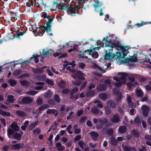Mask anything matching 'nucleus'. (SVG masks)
<instances>
[{"instance_id":"f257e3e1","label":"nucleus","mask_w":151,"mask_h":151,"mask_svg":"<svg viewBox=\"0 0 151 151\" xmlns=\"http://www.w3.org/2000/svg\"><path fill=\"white\" fill-rule=\"evenodd\" d=\"M110 49H104L105 53L104 59L113 61L116 59L117 64H127L130 62H135L137 60V58L134 56L131 57L129 58H124L129 53V50L130 47L119 45L116 47H109Z\"/></svg>"},{"instance_id":"f03ea898","label":"nucleus","mask_w":151,"mask_h":151,"mask_svg":"<svg viewBox=\"0 0 151 151\" xmlns=\"http://www.w3.org/2000/svg\"><path fill=\"white\" fill-rule=\"evenodd\" d=\"M116 39V37L115 35L109 34L107 36L106 38H103L102 42L100 43L99 45L100 47H115L119 45H123L119 42L115 41Z\"/></svg>"},{"instance_id":"7ed1b4c3","label":"nucleus","mask_w":151,"mask_h":151,"mask_svg":"<svg viewBox=\"0 0 151 151\" xmlns=\"http://www.w3.org/2000/svg\"><path fill=\"white\" fill-rule=\"evenodd\" d=\"M41 17L44 18H47L48 19V21L46 23V27H43L44 29L43 31L46 30V32L48 34L49 36H52V34L51 33V24L52 23V20L54 19V17H51L48 16L46 13H43Z\"/></svg>"},{"instance_id":"20e7f679","label":"nucleus","mask_w":151,"mask_h":151,"mask_svg":"<svg viewBox=\"0 0 151 151\" xmlns=\"http://www.w3.org/2000/svg\"><path fill=\"white\" fill-rule=\"evenodd\" d=\"M117 75L119 78L117 77L113 78V79L116 82L115 85L117 87L121 86L122 84H124L126 82V77L127 76L126 73L124 72H119L117 73Z\"/></svg>"},{"instance_id":"39448f33","label":"nucleus","mask_w":151,"mask_h":151,"mask_svg":"<svg viewBox=\"0 0 151 151\" xmlns=\"http://www.w3.org/2000/svg\"><path fill=\"white\" fill-rule=\"evenodd\" d=\"M99 47H95L93 48L92 50H85L83 52H81L80 54L78 56V58H87V56L84 55L87 53L88 55L91 54L92 57L94 58H98V53L95 51V50L97 49L98 50H99Z\"/></svg>"},{"instance_id":"423d86ee","label":"nucleus","mask_w":151,"mask_h":151,"mask_svg":"<svg viewBox=\"0 0 151 151\" xmlns=\"http://www.w3.org/2000/svg\"><path fill=\"white\" fill-rule=\"evenodd\" d=\"M44 70L47 71V72L50 76H52V73H51L50 69L47 67H43L41 68L33 69L32 72L35 73H43Z\"/></svg>"},{"instance_id":"0eeeda50","label":"nucleus","mask_w":151,"mask_h":151,"mask_svg":"<svg viewBox=\"0 0 151 151\" xmlns=\"http://www.w3.org/2000/svg\"><path fill=\"white\" fill-rule=\"evenodd\" d=\"M80 9V7L72 4L68 7V11L70 12L71 16H73L76 13H78V10Z\"/></svg>"},{"instance_id":"6e6552de","label":"nucleus","mask_w":151,"mask_h":151,"mask_svg":"<svg viewBox=\"0 0 151 151\" xmlns=\"http://www.w3.org/2000/svg\"><path fill=\"white\" fill-rule=\"evenodd\" d=\"M105 85H100L98 87H97V89L100 91H103L106 90L107 88L106 85H108V86H110L111 84V83L109 80L107 79L104 82Z\"/></svg>"},{"instance_id":"1a4fd4ad","label":"nucleus","mask_w":151,"mask_h":151,"mask_svg":"<svg viewBox=\"0 0 151 151\" xmlns=\"http://www.w3.org/2000/svg\"><path fill=\"white\" fill-rule=\"evenodd\" d=\"M41 51L42 53L40 54L41 57H42V56L46 57L49 56L52 52V50L48 49L47 48L43 49Z\"/></svg>"},{"instance_id":"9d476101","label":"nucleus","mask_w":151,"mask_h":151,"mask_svg":"<svg viewBox=\"0 0 151 151\" xmlns=\"http://www.w3.org/2000/svg\"><path fill=\"white\" fill-rule=\"evenodd\" d=\"M101 3L98 1L96 2L95 4L93 5L94 6L95 8V9L96 11L99 12V10L100 11L99 12V14L100 16H101L103 14L102 12V10L100 7L102 5Z\"/></svg>"},{"instance_id":"9b49d317","label":"nucleus","mask_w":151,"mask_h":151,"mask_svg":"<svg viewBox=\"0 0 151 151\" xmlns=\"http://www.w3.org/2000/svg\"><path fill=\"white\" fill-rule=\"evenodd\" d=\"M73 75H74L73 76V77L74 78H76V76L81 79L83 80H84V78L83 77L84 74L80 71H75L73 73Z\"/></svg>"},{"instance_id":"f8f14e48","label":"nucleus","mask_w":151,"mask_h":151,"mask_svg":"<svg viewBox=\"0 0 151 151\" xmlns=\"http://www.w3.org/2000/svg\"><path fill=\"white\" fill-rule=\"evenodd\" d=\"M143 115L146 117L148 115V113L150 111L149 108L146 105L142 106V108Z\"/></svg>"},{"instance_id":"ddd939ff","label":"nucleus","mask_w":151,"mask_h":151,"mask_svg":"<svg viewBox=\"0 0 151 151\" xmlns=\"http://www.w3.org/2000/svg\"><path fill=\"white\" fill-rule=\"evenodd\" d=\"M99 120L100 125L97 124L96 126V128L98 129L101 128L102 127L103 124L106 123L108 121L107 119L104 118L101 119Z\"/></svg>"},{"instance_id":"4468645a","label":"nucleus","mask_w":151,"mask_h":151,"mask_svg":"<svg viewBox=\"0 0 151 151\" xmlns=\"http://www.w3.org/2000/svg\"><path fill=\"white\" fill-rule=\"evenodd\" d=\"M75 62L74 61H73L71 63H69L66 61H64V64L63 65V70H64L65 69V67L68 65H71L72 67H74L75 65Z\"/></svg>"},{"instance_id":"2eb2a0df","label":"nucleus","mask_w":151,"mask_h":151,"mask_svg":"<svg viewBox=\"0 0 151 151\" xmlns=\"http://www.w3.org/2000/svg\"><path fill=\"white\" fill-rule=\"evenodd\" d=\"M24 147V145L22 144H16L12 145L11 148L14 150L19 149Z\"/></svg>"},{"instance_id":"dca6fc26","label":"nucleus","mask_w":151,"mask_h":151,"mask_svg":"<svg viewBox=\"0 0 151 151\" xmlns=\"http://www.w3.org/2000/svg\"><path fill=\"white\" fill-rule=\"evenodd\" d=\"M127 100L128 102L129 106L132 108H135L136 107V104L131 102V97L128 96L127 98Z\"/></svg>"},{"instance_id":"f3484780","label":"nucleus","mask_w":151,"mask_h":151,"mask_svg":"<svg viewBox=\"0 0 151 151\" xmlns=\"http://www.w3.org/2000/svg\"><path fill=\"white\" fill-rule=\"evenodd\" d=\"M32 101V99L28 97H25L22 99V102L24 103H30Z\"/></svg>"},{"instance_id":"a211bd4d","label":"nucleus","mask_w":151,"mask_h":151,"mask_svg":"<svg viewBox=\"0 0 151 151\" xmlns=\"http://www.w3.org/2000/svg\"><path fill=\"white\" fill-rule=\"evenodd\" d=\"M56 147L57 149L60 151H62L65 149L64 147L62 146L60 142H58L56 144Z\"/></svg>"},{"instance_id":"6ab92c4d","label":"nucleus","mask_w":151,"mask_h":151,"mask_svg":"<svg viewBox=\"0 0 151 151\" xmlns=\"http://www.w3.org/2000/svg\"><path fill=\"white\" fill-rule=\"evenodd\" d=\"M90 134L91 138L94 140H96L99 136L98 133L94 132H90Z\"/></svg>"},{"instance_id":"aec40b11","label":"nucleus","mask_w":151,"mask_h":151,"mask_svg":"<svg viewBox=\"0 0 151 151\" xmlns=\"http://www.w3.org/2000/svg\"><path fill=\"white\" fill-rule=\"evenodd\" d=\"M11 127L15 131H17L19 130V127L16 122H14L11 125Z\"/></svg>"},{"instance_id":"412c9836","label":"nucleus","mask_w":151,"mask_h":151,"mask_svg":"<svg viewBox=\"0 0 151 151\" xmlns=\"http://www.w3.org/2000/svg\"><path fill=\"white\" fill-rule=\"evenodd\" d=\"M46 77L44 75L38 76L36 77L35 79L40 81H43L45 80Z\"/></svg>"},{"instance_id":"4be33fe9","label":"nucleus","mask_w":151,"mask_h":151,"mask_svg":"<svg viewBox=\"0 0 151 151\" xmlns=\"http://www.w3.org/2000/svg\"><path fill=\"white\" fill-rule=\"evenodd\" d=\"M111 120L114 123L118 122L119 121V116L117 115H114L113 118L111 119Z\"/></svg>"},{"instance_id":"5701e85b","label":"nucleus","mask_w":151,"mask_h":151,"mask_svg":"<svg viewBox=\"0 0 151 151\" xmlns=\"http://www.w3.org/2000/svg\"><path fill=\"white\" fill-rule=\"evenodd\" d=\"M46 112L47 114H53L55 116H56L57 114V111L54 109H48L46 111Z\"/></svg>"},{"instance_id":"b1692460","label":"nucleus","mask_w":151,"mask_h":151,"mask_svg":"<svg viewBox=\"0 0 151 151\" xmlns=\"http://www.w3.org/2000/svg\"><path fill=\"white\" fill-rule=\"evenodd\" d=\"M28 61L27 60L26 61H23L22 60H18V61H15V62L14 63H10V64H11V65H13L14 66L15 65H17L18 64H20L21 63H28Z\"/></svg>"},{"instance_id":"393cba45","label":"nucleus","mask_w":151,"mask_h":151,"mask_svg":"<svg viewBox=\"0 0 151 151\" xmlns=\"http://www.w3.org/2000/svg\"><path fill=\"white\" fill-rule=\"evenodd\" d=\"M7 101L9 103H12L14 101V96L12 95H9L7 96Z\"/></svg>"},{"instance_id":"a878e982","label":"nucleus","mask_w":151,"mask_h":151,"mask_svg":"<svg viewBox=\"0 0 151 151\" xmlns=\"http://www.w3.org/2000/svg\"><path fill=\"white\" fill-rule=\"evenodd\" d=\"M127 128L125 126H123L120 127L119 129V133H124L126 131Z\"/></svg>"},{"instance_id":"bb28decb","label":"nucleus","mask_w":151,"mask_h":151,"mask_svg":"<svg viewBox=\"0 0 151 151\" xmlns=\"http://www.w3.org/2000/svg\"><path fill=\"white\" fill-rule=\"evenodd\" d=\"M0 114L4 116H9L10 114L9 112H5L0 109Z\"/></svg>"},{"instance_id":"cd10ccee","label":"nucleus","mask_w":151,"mask_h":151,"mask_svg":"<svg viewBox=\"0 0 151 151\" xmlns=\"http://www.w3.org/2000/svg\"><path fill=\"white\" fill-rule=\"evenodd\" d=\"M40 57V56L39 55H38L37 54H35V55H33L31 58L33 59L34 58V60L36 63H37L39 61V60L37 59V58H39Z\"/></svg>"},{"instance_id":"c85d7f7f","label":"nucleus","mask_w":151,"mask_h":151,"mask_svg":"<svg viewBox=\"0 0 151 151\" xmlns=\"http://www.w3.org/2000/svg\"><path fill=\"white\" fill-rule=\"evenodd\" d=\"M20 83L24 87H27L29 86V83L26 81H21Z\"/></svg>"},{"instance_id":"c756f323","label":"nucleus","mask_w":151,"mask_h":151,"mask_svg":"<svg viewBox=\"0 0 151 151\" xmlns=\"http://www.w3.org/2000/svg\"><path fill=\"white\" fill-rule=\"evenodd\" d=\"M99 96L100 99L103 100L106 99L107 98V95L105 93L100 94Z\"/></svg>"},{"instance_id":"7c9ffc66","label":"nucleus","mask_w":151,"mask_h":151,"mask_svg":"<svg viewBox=\"0 0 151 151\" xmlns=\"http://www.w3.org/2000/svg\"><path fill=\"white\" fill-rule=\"evenodd\" d=\"M78 144L80 147L82 149H84V147L86 146V143L81 141H79Z\"/></svg>"},{"instance_id":"2f4dec72","label":"nucleus","mask_w":151,"mask_h":151,"mask_svg":"<svg viewBox=\"0 0 151 151\" xmlns=\"http://www.w3.org/2000/svg\"><path fill=\"white\" fill-rule=\"evenodd\" d=\"M37 93V92L35 91H30L26 92V94L28 95H29L32 96H34Z\"/></svg>"},{"instance_id":"473e14b6","label":"nucleus","mask_w":151,"mask_h":151,"mask_svg":"<svg viewBox=\"0 0 151 151\" xmlns=\"http://www.w3.org/2000/svg\"><path fill=\"white\" fill-rule=\"evenodd\" d=\"M136 93L138 97H142L143 96V93L140 89L137 90L136 91Z\"/></svg>"},{"instance_id":"72a5a7b5","label":"nucleus","mask_w":151,"mask_h":151,"mask_svg":"<svg viewBox=\"0 0 151 151\" xmlns=\"http://www.w3.org/2000/svg\"><path fill=\"white\" fill-rule=\"evenodd\" d=\"M93 67L95 68L98 69L100 71V72L103 73L105 72L104 70L101 68L99 67V66L95 64H93Z\"/></svg>"},{"instance_id":"f704fd0d","label":"nucleus","mask_w":151,"mask_h":151,"mask_svg":"<svg viewBox=\"0 0 151 151\" xmlns=\"http://www.w3.org/2000/svg\"><path fill=\"white\" fill-rule=\"evenodd\" d=\"M58 86L61 88H64L66 85L65 82L63 81H61L58 84Z\"/></svg>"},{"instance_id":"c9c22d12","label":"nucleus","mask_w":151,"mask_h":151,"mask_svg":"<svg viewBox=\"0 0 151 151\" xmlns=\"http://www.w3.org/2000/svg\"><path fill=\"white\" fill-rule=\"evenodd\" d=\"M10 85L12 86H14L16 84V82L15 80L13 79H10L8 81Z\"/></svg>"},{"instance_id":"e433bc0d","label":"nucleus","mask_w":151,"mask_h":151,"mask_svg":"<svg viewBox=\"0 0 151 151\" xmlns=\"http://www.w3.org/2000/svg\"><path fill=\"white\" fill-rule=\"evenodd\" d=\"M49 107V106L47 104H44L40 107L39 109V111H41L48 108Z\"/></svg>"},{"instance_id":"4c0bfd02","label":"nucleus","mask_w":151,"mask_h":151,"mask_svg":"<svg viewBox=\"0 0 151 151\" xmlns=\"http://www.w3.org/2000/svg\"><path fill=\"white\" fill-rule=\"evenodd\" d=\"M45 82L48 85L52 86L54 85V82L51 80L47 79L45 81Z\"/></svg>"},{"instance_id":"58836bf2","label":"nucleus","mask_w":151,"mask_h":151,"mask_svg":"<svg viewBox=\"0 0 151 151\" xmlns=\"http://www.w3.org/2000/svg\"><path fill=\"white\" fill-rule=\"evenodd\" d=\"M25 33V32H20L17 33L16 35L14 36V37H17L19 38L21 36H22Z\"/></svg>"},{"instance_id":"ea45409f","label":"nucleus","mask_w":151,"mask_h":151,"mask_svg":"<svg viewBox=\"0 0 151 151\" xmlns=\"http://www.w3.org/2000/svg\"><path fill=\"white\" fill-rule=\"evenodd\" d=\"M91 112L92 113L95 114H97L99 113L98 109L96 107H94L92 108L91 110Z\"/></svg>"},{"instance_id":"a19ab883","label":"nucleus","mask_w":151,"mask_h":151,"mask_svg":"<svg viewBox=\"0 0 151 151\" xmlns=\"http://www.w3.org/2000/svg\"><path fill=\"white\" fill-rule=\"evenodd\" d=\"M107 105L108 106H110L112 108H114L115 106L116 105L114 102L112 101H109L107 103Z\"/></svg>"},{"instance_id":"79ce46f5","label":"nucleus","mask_w":151,"mask_h":151,"mask_svg":"<svg viewBox=\"0 0 151 151\" xmlns=\"http://www.w3.org/2000/svg\"><path fill=\"white\" fill-rule=\"evenodd\" d=\"M16 113L18 116H24L25 115V113L24 112L20 111H17Z\"/></svg>"},{"instance_id":"37998d69","label":"nucleus","mask_w":151,"mask_h":151,"mask_svg":"<svg viewBox=\"0 0 151 151\" xmlns=\"http://www.w3.org/2000/svg\"><path fill=\"white\" fill-rule=\"evenodd\" d=\"M124 149L125 151H132V150H135V149L134 147L130 148L127 146L124 147Z\"/></svg>"},{"instance_id":"c03bdc74","label":"nucleus","mask_w":151,"mask_h":151,"mask_svg":"<svg viewBox=\"0 0 151 151\" xmlns=\"http://www.w3.org/2000/svg\"><path fill=\"white\" fill-rule=\"evenodd\" d=\"M13 137L15 139H19L21 138V136L19 134L15 133L14 134Z\"/></svg>"},{"instance_id":"a18cd8bd","label":"nucleus","mask_w":151,"mask_h":151,"mask_svg":"<svg viewBox=\"0 0 151 151\" xmlns=\"http://www.w3.org/2000/svg\"><path fill=\"white\" fill-rule=\"evenodd\" d=\"M148 22H142L141 23H137L135 24V25L137 26L138 27H140L144 25L148 24Z\"/></svg>"},{"instance_id":"49530a36","label":"nucleus","mask_w":151,"mask_h":151,"mask_svg":"<svg viewBox=\"0 0 151 151\" xmlns=\"http://www.w3.org/2000/svg\"><path fill=\"white\" fill-rule=\"evenodd\" d=\"M111 142L114 145H116L117 142L114 137H112L111 139Z\"/></svg>"},{"instance_id":"de8ad7c7","label":"nucleus","mask_w":151,"mask_h":151,"mask_svg":"<svg viewBox=\"0 0 151 151\" xmlns=\"http://www.w3.org/2000/svg\"><path fill=\"white\" fill-rule=\"evenodd\" d=\"M51 95V92L50 91H48L45 94V97L46 98H48L50 97Z\"/></svg>"},{"instance_id":"09e8293b","label":"nucleus","mask_w":151,"mask_h":151,"mask_svg":"<svg viewBox=\"0 0 151 151\" xmlns=\"http://www.w3.org/2000/svg\"><path fill=\"white\" fill-rule=\"evenodd\" d=\"M7 132L8 135L9 137V136L12 134L13 131L10 128H9L7 130Z\"/></svg>"},{"instance_id":"8fccbe9b","label":"nucleus","mask_w":151,"mask_h":151,"mask_svg":"<svg viewBox=\"0 0 151 151\" xmlns=\"http://www.w3.org/2000/svg\"><path fill=\"white\" fill-rule=\"evenodd\" d=\"M40 132V130L39 129H34L33 131V133L35 135H37Z\"/></svg>"},{"instance_id":"3c124183","label":"nucleus","mask_w":151,"mask_h":151,"mask_svg":"<svg viewBox=\"0 0 151 151\" xmlns=\"http://www.w3.org/2000/svg\"><path fill=\"white\" fill-rule=\"evenodd\" d=\"M134 122L136 125H138L140 122V119L138 117H137L134 120Z\"/></svg>"},{"instance_id":"603ef678","label":"nucleus","mask_w":151,"mask_h":151,"mask_svg":"<svg viewBox=\"0 0 151 151\" xmlns=\"http://www.w3.org/2000/svg\"><path fill=\"white\" fill-rule=\"evenodd\" d=\"M29 75L28 74H25L19 76L18 78H25L28 77H29Z\"/></svg>"},{"instance_id":"864d4df0","label":"nucleus","mask_w":151,"mask_h":151,"mask_svg":"<svg viewBox=\"0 0 151 151\" xmlns=\"http://www.w3.org/2000/svg\"><path fill=\"white\" fill-rule=\"evenodd\" d=\"M33 32L35 33H36L38 34V35L40 36V35L41 34L42 35L43 34L41 32H39V31L38 30V29H37L35 30H33Z\"/></svg>"},{"instance_id":"5fc2aeb1","label":"nucleus","mask_w":151,"mask_h":151,"mask_svg":"<svg viewBox=\"0 0 151 151\" xmlns=\"http://www.w3.org/2000/svg\"><path fill=\"white\" fill-rule=\"evenodd\" d=\"M43 101V100L42 99L40 98H38L37 101V104L38 105H40L41 104Z\"/></svg>"},{"instance_id":"6e6d98bb","label":"nucleus","mask_w":151,"mask_h":151,"mask_svg":"<svg viewBox=\"0 0 151 151\" xmlns=\"http://www.w3.org/2000/svg\"><path fill=\"white\" fill-rule=\"evenodd\" d=\"M105 113L106 115H108L110 112V110L109 108L106 107L105 108Z\"/></svg>"},{"instance_id":"4d7b16f0","label":"nucleus","mask_w":151,"mask_h":151,"mask_svg":"<svg viewBox=\"0 0 151 151\" xmlns=\"http://www.w3.org/2000/svg\"><path fill=\"white\" fill-rule=\"evenodd\" d=\"M69 92V90L67 88L64 89L62 90V92L64 94L68 93Z\"/></svg>"},{"instance_id":"13d9d810","label":"nucleus","mask_w":151,"mask_h":151,"mask_svg":"<svg viewBox=\"0 0 151 151\" xmlns=\"http://www.w3.org/2000/svg\"><path fill=\"white\" fill-rule=\"evenodd\" d=\"M73 49H70L68 50V52H71L73 51H74L75 50H76L77 49V46L76 45H73Z\"/></svg>"},{"instance_id":"bf43d9fd","label":"nucleus","mask_w":151,"mask_h":151,"mask_svg":"<svg viewBox=\"0 0 151 151\" xmlns=\"http://www.w3.org/2000/svg\"><path fill=\"white\" fill-rule=\"evenodd\" d=\"M116 93L118 97V99L119 100H120L121 98V93L119 91H118Z\"/></svg>"},{"instance_id":"052dcab7","label":"nucleus","mask_w":151,"mask_h":151,"mask_svg":"<svg viewBox=\"0 0 151 151\" xmlns=\"http://www.w3.org/2000/svg\"><path fill=\"white\" fill-rule=\"evenodd\" d=\"M21 72V71L20 70H16L14 72V75L15 76H17L18 75L20 74Z\"/></svg>"},{"instance_id":"680f3d73","label":"nucleus","mask_w":151,"mask_h":151,"mask_svg":"<svg viewBox=\"0 0 151 151\" xmlns=\"http://www.w3.org/2000/svg\"><path fill=\"white\" fill-rule=\"evenodd\" d=\"M58 9L62 10H65L67 9V7H65L64 6H61L60 5L58 6Z\"/></svg>"},{"instance_id":"e2e57ef3","label":"nucleus","mask_w":151,"mask_h":151,"mask_svg":"<svg viewBox=\"0 0 151 151\" xmlns=\"http://www.w3.org/2000/svg\"><path fill=\"white\" fill-rule=\"evenodd\" d=\"M95 85L93 83H91L89 87V90H91L92 89L95 87Z\"/></svg>"},{"instance_id":"0e129e2a","label":"nucleus","mask_w":151,"mask_h":151,"mask_svg":"<svg viewBox=\"0 0 151 151\" xmlns=\"http://www.w3.org/2000/svg\"><path fill=\"white\" fill-rule=\"evenodd\" d=\"M74 44V42H70L66 43V45L65 46H63V47H64L65 46L66 47L67 46H69L70 45H73Z\"/></svg>"},{"instance_id":"69168bd1","label":"nucleus","mask_w":151,"mask_h":151,"mask_svg":"<svg viewBox=\"0 0 151 151\" xmlns=\"http://www.w3.org/2000/svg\"><path fill=\"white\" fill-rule=\"evenodd\" d=\"M55 99L56 101L57 102H59L60 101V100L59 98V96L58 95L56 94L55 95Z\"/></svg>"},{"instance_id":"338daca9","label":"nucleus","mask_w":151,"mask_h":151,"mask_svg":"<svg viewBox=\"0 0 151 151\" xmlns=\"http://www.w3.org/2000/svg\"><path fill=\"white\" fill-rule=\"evenodd\" d=\"M83 111L82 110H79L77 113V116H81L83 113Z\"/></svg>"},{"instance_id":"774afa93","label":"nucleus","mask_w":151,"mask_h":151,"mask_svg":"<svg viewBox=\"0 0 151 151\" xmlns=\"http://www.w3.org/2000/svg\"><path fill=\"white\" fill-rule=\"evenodd\" d=\"M35 84L37 85L43 86L45 84V83L42 82H38L35 83Z\"/></svg>"}]
</instances>
